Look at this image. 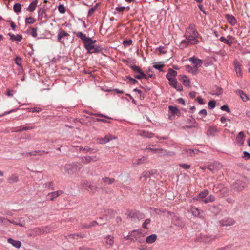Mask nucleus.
Segmentation results:
<instances>
[{"mask_svg": "<svg viewBox=\"0 0 250 250\" xmlns=\"http://www.w3.org/2000/svg\"><path fill=\"white\" fill-rule=\"evenodd\" d=\"M83 166L81 163L76 162L66 164L64 166L65 172L69 175L73 174L80 170Z\"/></svg>", "mask_w": 250, "mask_h": 250, "instance_id": "nucleus-2", "label": "nucleus"}, {"mask_svg": "<svg viewBox=\"0 0 250 250\" xmlns=\"http://www.w3.org/2000/svg\"><path fill=\"white\" fill-rule=\"evenodd\" d=\"M185 151L188 153L191 156H192V154H197L199 152V150L196 149H188Z\"/></svg>", "mask_w": 250, "mask_h": 250, "instance_id": "nucleus-46", "label": "nucleus"}, {"mask_svg": "<svg viewBox=\"0 0 250 250\" xmlns=\"http://www.w3.org/2000/svg\"><path fill=\"white\" fill-rule=\"evenodd\" d=\"M57 198L56 197V194L54 192H51L48 194L47 195V200L49 201H53L55 198Z\"/></svg>", "mask_w": 250, "mask_h": 250, "instance_id": "nucleus-48", "label": "nucleus"}, {"mask_svg": "<svg viewBox=\"0 0 250 250\" xmlns=\"http://www.w3.org/2000/svg\"><path fill=\"white\" fill-rule=\"evenodd\" d=\"M36 22V20L32 17H29L25 19V24H32Z\"/></svg>", "mask_w": 250, "mask_h": 250, "instance_id": "nucleus-42", "label": "nucleus"}, {"mask_svg": "<svg viewBox=\"0 0 250 250\" xmlns=\"http://www.w3.org/2000/svg\"><path fill=\"white\" fill-rule=\"evenodd\" d=\"M21 62V58L20 57L17 56L15 58V63L17 65L20 66L21 67V68H22Z\"/></svg>", "mask_w": 250, "mask_h": 250, "instance_id": "nucleus-52", "label": "nucleus"}, {"mask_svg": "<svg viewBox=\"0 0 250 250\" xmlns=\"http://www.w3.org/2000/svg\"><path fill=\"white\" fill-rule=\"evenodd\" d=\"M102 181L105 184H112L115 181L114 178H111L108 177H104L102 178Z\"/></svg>", "mask_w": 250, "mask_h": 250, "instance_id": "nucleus-29", "label": "nucleus"}, {"mask_svg": "<svg viewBox=\"0 0 250 250\" xmlns=\"http://www.w3.org/2000/svg\"><path fill=\"white\" fill-rule=\"evenodd\" d=\"M168 109L171 112V113L172 115H175L178 117L180 116V111L178 109L177 107L170 105L168 106Z\"/></svg>", "mask_w": 250, "mask_h": 250, "instance_id": "nucleus-17", "label": "nucleus"}, {"mask_svg": "<svg viewBox=\"0 0 250 250\" xmlns=\"http://www.w3.org/2000/svg\"><path fill=\"white\" fill-rule=\"evenodd\" d=\"M14 11L16 13H19L21 11V4L19 3H16L14 4L13 7Z\"/></svg>", "mask_w": 250, "mask_h": 250, "instance_id": "nucleus-39", "label": "nucleus"}, {"mask_svg": "<svg viewBox=\"0 0 250 250\" xmlns=\"http://www.w3.org/2000/svg\"><path fill=\"white\" fill-rule=\"evenodd\" d=\"M69 34L67 33L63 29H60L59 30L58 35H57V40L59 42H63V41H62V39L64 37L69 36Z\"/></svg>", "mask_w": 250, "mask_h": 250, "instance_id": "nucleus-14", "label": "nucleus"}, {"mask_svg": "<svg viewBox=\"0 0 250 250\" xmlns=\"http://www.w3.org/2000/svg\"><path fill=\"white\" fill-rule=\"evenodd\" d=\"M58 8L59 12L61 14H64L66 11L65 8L63 4H60L58 6Z\"/></svg>", "mask_w": 250, "mask_h": 250, "instance_id": "nucleus-53", "label": "nucleus"}, {"mask_svg": "<svg viewBox=\"0 0 250 250\" xmlns=\"http://www.w3.org/2000/svg\"><path fill=\"white\" fill-rule=\"evenodd\" d=\"M134 78L137 79H141L142 78H146V75L143 72L142 70L139 72V74L135 75Z\"/></svg>", "mask_w": 250, "mask_h": 250, "instance_id": "nucleus-45", "label": "nucleus"}, {"mask_svg": "<svg viewBox=\"0 0 250 250\" xmlns=\"http://www.w3.org/2000/svg\"><path fill=\"white\" fill-rule=\"evenodd\" d=\"M132 43V40H131V39H129V40H124L123 42V44L125 46H129Z\"/></svg>", "mask_w": 250, "mask_h": 250, "instance_id": "nucleus-59", "label": "nucleus"}, {"mask_svg": "<svg viewBox=\"0 0 250 250\" xmlns=\"http://www.w3.org/2000/svg\"><path fill=\"white\" fill-rule=\"evenodd\" d=\"M236 93L240 96L241 98L243 101L246 102L249 100L248 96L245 93H244L242 90L240 89L237 90L236 91Z\"/></svg>", "mask_w": 250, "mask_h": 250, "instance_id": "nucleus-27", "label": "nucleus"}, {"mask_svg": "<svg viewBox=\"0 0 250 250\" xmlns=\"http://www.w3.org/2000/svg\"><path fill=\"white\" fill-rule=\"evenodd\" d=\"M190 117L192 119L189 118L187 120V123L188 125L196 124V121H195V119L193 117V116L191 115Z\"/></svg>", "mask_w": 250, "mask_h": 250, "instance_id": "nucleus-54", "label": "nucleus"}, {"mask_svg": "<svg viewBox=\"0 0 250 250\" xmlns=\"http://www.w3.org/2000/svg\"><path fill=\"white\" fill-rule=\"evenodd\" d=\"M150 222V219H146L145 220V222L142 224V227L145 229H148L147 227V225L149 224Z\"/></svg>", "mask_w": 250, "mask_h": 250, "instance_id": "nucleus-60", "label": "nucleus"}, {"mask_svg": "<svg viewBox=\"0 0 250 250\" xmlns=\"http://www.w3.org/2000/svg\"><path fill=\"white\" fill-rule=\"evenodd\" d=\"M225 17L227 20L228 22L232 26H234L237 23L236 18L232 15L226 14Z\"/></svg>", "mask_w": 250, "mask_h": 250, "instance_id": "nucleus-12", "label": "nucleus"}, {"mask_svg": "<svg viewBox=\"0 0 250 250\" xmlns=\"http://www.w3.org/2000/svg\"><path fill=\"white\" fill-rule=\"evenodd\" d=\"M10 220L5 217L0 218V225H8Z\"/></svg>", "mask_w": 250, "mask_h": 250, "instance_id": "nucleus-50", "label": "nucleus"}, {"mask_svg": "<svg viewBox=\"0 0 250 250\" xmlns=\"http://www.w3.org/2000/svg\"><path fill=\"white\" fill-rule=\"evenodd\" d=\"M19 180V179L18 176L15 174H13L9 178L7 179V182L8 183L11 184L18 182Z\"/></svg>", "mask_w": 250, "mask_h": 250, "instance_id": "nucleus-22", "label": "nucleus"}, {"mask_svg": "<svg viewBox=\"0 0 250 250\" xmlns=\"http://www.w3.org/2000/svg\"><path fill=\"white\" fill-rule=\"evenodd\" d=\"M106 242L110 246H112L114 244V237L111 235H107L106 236Z\"/></svg>", "mask_w": 250, "mask_h": 250, "instance_id": "nucleus-41", "label": "nucleus"}, {"mask_svg": "<svg viewBox=\"0 0 250 250\" xmlns=\"http://www.w3.org/2000/svg\"><path fill=\"white\" fill-rule=\"evenodd\" d=\"M38 0H33L29 5V6L28 7V8H27V10L29 11V12H33L37 6V4H38Z\"/></svg>", "mask_w": 250, "mask_h": 250, "instance_id": "nucleus-26", "label": "nucleus"}, {"mask_svg": "<svg viewBox=\"0 0 250 250\" xmlns=\"http://www.w3.org/2000/svg\"><path fill=\"white\" fill-rule=\"evenodd\" d=\"M192 215L195 217H199L200 212V209L195 207H191L190 208Z\"/></svg>", "mask_w": 250, "mask_h": 250, "instance_id": "nucleus-31", "label": "nucleus"}, {"mask_svg": "<svg viewBox=\"0 0 250 250\" xmlns=\"http://www.w3.org/2000/svg\"><path fill=\"white\" fill-rule=\"evenodd\" d=\"M244 155L242 156V158L245 159V160H248L250 159V153L248 152L247 151H244L243 152Z\"/></svg>", "mask_w": 250, "mask_h": 250, "instance_id": "nucleus-63", "label": "nucleus"}, {"mask_svg": "<svg viewBox=\"0 0 250 250\" xmlns=\"http://www.w3.org/2000/svg\"><path fill=\"white\" fill-rule=\"evenodd\" d=\"M156 172V171L155 170L144 171L142 173V176L140 177V180L143 177L146 178H150L151 175H154Z\"/></svg>", "mask_w": 250, "mask_h": 250, "instance_id": "nucleus-23", "label": "nucleus"}, {"mask_svg": "<svg viewBox=\"0 0 250 250\" xmlns=\"http://www.w3.org/2000/svg\"><path fill=\"white\" fill-rule=\"evenodd\" d=\"M182 128L184 130H185L187 128H196V129H198L199 128V125L196 122V124L187 125L182 127Z\"/></svg>", "mask_w": 250, "mask_h": 250, "instance_id": "nucleus-38", "label": "nucleus"}, {"mask_svg": "<svg viewBox=\"0 0 250 250\" xmlns=\"http://www.w3.org/2000/svg\"><path fill=\"white\" fill-rule=\"evenodd\" d=\"M157 238V235L155 234H153L147 236L146 239V241L148 244H151L155 242Z\"/></svg>", "mask_w": 250, "mask_h": 250, "instance_id": "nucleus-25", "label": "nucleus"}, {"mask_svg": "<svg viewBox=\"0 0 250 250\" xmlns=\"http://www.w3.org/2000/svg\"><path fill=\"white\" fill-rule=\"evenodd\" d=\"M98 5V3H96L93 7L89 9L88 16H91L92 15V14L97 10Z\"/></svg>", "mask_w": 250, "mask_h": 250, "instance_id": "nucleus-40", "label": "nucleus"}, {"mask_svg": "<svg viewBox=\"0 0 250 250\" xmlns=\"http://www.w3.org/2000/svg\"><path fill=\"white\" fill-rule=\"evenodd\" d=\"M40 150H36L27 152L26 155L29 156H42V154L40 153Z\"/></svg>", "mask_w": 250, "mask_h": 250, "instance_id": "nucleus-47", "label": "nucleus"}, {"mask_svg": "<svg viewBox=\"0 0 250 250\" xmlns=\"http://www.w3.org/2000/svg\"><path fill=\"white\" fill-rule=\"evenodd\" d=\"M215 198L212 195H210L208 197L204 199H202L201 201L204 202L205 203L208 202H212L215 201Z\"/></svg>", "mask_w": 250, "mask_h": 250, "instance_id": "nucleus-34", "label": "nucleus"}, {"mask_svg": "<svg viewBox=\"0 0 250 250\" xmlns=\"http://www.w3.org/2000/svg\"><path fill=\"white\" fill-rule=\"evenodd\" d=\"M190 44H195L194 42L188 40V38H186V39L182 40L180 43V47L181 48H184L187 47L188 45Z\"/></svg>", "mask_w": 250, "mask_h": 250, "instance_id": "nucleus-15", "label": "nucleus"}, {"mask_svg": "<svg viewBox=\"0 0 250 250\" xmlns=\"http://www.w3.org/2000/svg\"><path fill=\"white\" fill-rule=\"evenodd\" d=\"M54 182H52V181H50V182H46L44 185V187L49 189V190H54Z\"/></svg>", "mask_w": 250, "mask_h": 250, "instance_id": "nucleus-33", "label": "nucleus"}, {"mask_svg": "<svg viewBox=\"0 0 250 250\" xmlns=\"http://www.w3.org/2000/svg\"><path fill=\"white\" fill-rule=\"evenodd\" d=\"M146 149L149 151H153L155 152H159L160 153H163L164 150L162 148H154L151 147H146Z\"/></svg>", "mask_w": 250, "mask_h": 250, "instance_id": "nucleus-51", "label": "nucleus"}, {"mask_svg": "<svg viewBox=\"0 0 250 250\" xmlns=\"http://www.w3.org/2000/svg\"><path fill=\"white\" fill-rule=\"evenodd\" d=\"M199 35L195 24H190L186 28L185 36L196 44L199 42L198 38Z\"/></svg>", "mask_w": 250, "mask_h": 250, "instance_id": "nucleus-1", "label": "nucleus"}, {"mask_svg": "<svg viewBox=\"0 0 250 250\" xmlns=\"http://www.w3.org/2000/svg\"><path fill=\"white\" fill-rule=\"evenodd\" d=\"M219 223L222 226H229L234 225L235 221L231 218L226 217L221 220Z\"/></svg>", "mask_w": 250, "mask_h": 250, "instance_id": "nucleus-9", "label": "nucleus"}, {"mask_svg": "<svg viewBox=\"0 0 250 250\" xmlns=\"http://www.w3.org/2000/svg\"><path fill=\"white\" fill-rule=\"evenodd\" d=\"M39 19L42 20L43 17H46V10L43 8H40L38 11Z\"/></svg>", "mask_w": 250, "mask_h": 250, "instance_id": "nucleus-32", "label": "nucleus"}, {"mask_svg": "<svg viewBox=\"0 0 250 250\" xmlns=\"http://www.w3.org/2000/svg\"><path fill=\"white\" fill-rule=\"evenodd\" d=\"M219 40L222 42H223L229 45V46H231V44H232V41H229V40H227L224 37H220L219 38Z\"/></svg>", "mask_w": 250, "mask_h": 250, "instance_id": "nucleus-44", "label": "nucleus"}, {"mask_svg": "<svg viewBox=\"0 0 250 250\" xmlns=\"http://www.w3.org/2000/svg\"><path fill=\"white\" fill-rule=\"evenodd\" d=\"M208 194V191L207 189H205L198 194V197L201 199V200L202 199H204V198L206 197Z\"/></svg>", "mask_w": 250, "mask_h": 250, "instance_id": "nucleus-43", "label": "nucleus"}, {"mask_svg": "<svg viewBox=\"0 0 250 250\" xmlns=\"http://www.w3.org/2000/svg\"><path fill=\"white\" fill-rule=\"evenodd\" d=\"M169 81V84L173 87H174V85H175V84H176L177 83L175 78L171 79V81Z\"/></svg>", "mask_w": 250, "mask_h": 250, "instance_id": "nucleus-61", "label": "nucleus"}, {"mask_svg": "<svg viewBox=\"0 0 250 250\" xmlns=\"http://www.w3.org/2000/svg\"><path fill=\"white\" fill-rule=\"evenodd\" d=\"M88 54H98L103 50V48L99 45L84 46Z\"/></svg>", "mask_w": 250, "mask_h": 250, "instance_id": "nucleus-5", "label": "nucleus"}, {"mask_svg": "<svg viewBox=\"0 0 250 250\" xmlns=\"http://www.w3.org/2000/svg\"><path fill=\"white\" fill-rule=\"evenodd\" d=\"M215 105H216V101L214 100H210L208 103V108L210 109L214 108L215 107Z\"/></svg>", "mask_w": 250, "mask_h": 250, "instance_id": "nucleus-49", "label": "nucleus"}, {"mask_svg": "<svg viewBox=\"0 0 250 250\" xmlns=\"http://www.w3.org/2000/svg\"><path fill=\"white\" fill-rule=\"evenodd\" d=\"M234 63L235 65V70L236 71L237 75L238 76H242V72L239 63H238L237 60L234 61Z\"/></svg>", "mask_w": 250, "mask_h": 250, "instance_id": "nucleus-24", "label": "nucleus"}, {"mask_svg": "<svg viewBox=\"0 0 250 250\" xmlns=\"http://www.w3.org/2000/svg\"><path fill=\"white\" fill-rule=\"evenodd\" d=\"M177 75V72L172 69V68H169L167 71V73L166 74V78L169 81H171V79H172V77H175Z\"/></svg>", "mask_w": 250, "mask_h": 250, "instance_id": "nucleus-16", "label": "nucleus"}, {"mask_svg": "<svg viewBox=\"0 0 250 250\" xmlns=\"http://www.w3.org/2000/svg\"><path fill=\"white\" fill-rule=\"evenodd\" d=\"M189 60L194 64L195 66L197 67L198 65H201L203 63V61L202 60L197 58L194 56L190 58Z\"/></svg>", "mask_w": 250, "mask_h": 250, "instance_id": "nucleus-20", "label": "nucleus"}, {"mask_svg": "<svg viewBox=\"0 0 250 250\" xmlns=\"http://www.w3.org/2000/svg\"><path fill=\"white\" fill-rule=\"evenodd\" d=\"M209 210L211 212L215 215H217L221 211V209L219 208V206L218 205H213L211 206Z\"/></svg>", "mask_w": 250, "mask_h": 250, "instance_id": "nucleus-28", "label": "nucleus"}, {"mask_svg": "<svg viewBox=\"0 0 250 250\" xmlns=\"http://www.w3.org/2000/svg\"><path fill=\"white\" fill-rule=\"evenodd\" d=\"M216 236H209L207 234H201L200 237L197 238L195 241L203 242L205 243H209L212 240H215Z\"/></svg>", "mask_w": 250, "mask_h": 250, "instance_id": "nucleus-7", "label": "nucleus"}, {"mask_svg": "<svg viewBox=\"0 0 250 250\" xmlns=\"http://www.w3.org/2000/svg\"><path fill=\"white\" fill-rule=\"evenodd\" d=\"M8 35L10 37V39L12 41H16L20 42L22 39V36L21 34H17L16 36H15L13 34L9 33Z\"/></svg>", "mask_w": 250, "mask_h": 250, "instance_id": "nucleus-19", "label": "nucleus"}, {"mask_svg": "<svg viewBox=\"0 0 250 250\" xmlns=\"http://www.w3.org/2000/svg\"><path fill=\"white\" fill-rule=\"evenodd\" d=\"M81 164H87L91 163L92 161L95 162L99 160V158L97 156H87L81 157Z\"/></svg>", "mask_w": 250, "mask_h": 250, "instance_id": "nucleus-8", "label": "nucleus"}, {"mask_svg": "<svg viewBox=\"0 0 250 250\" xmlns=\"http://www.w3.org/2000/svg\"><path fill=\"white\" fill-rule=\"evenodd\" d=\"M221 167V165L220 163L215 162L213 164L208 165L207 168L210 171L212 172L213 173H214L215 171H218Z\"/></svg>", "mask_w": 250, "mask_h": 250, "instance_id": "nucleus-11", "label": "nucleus"}, {"mask_svg": "<svg viewBox=\"0 0 250 250\" xmlns=\"http://www.w3.org/2000/svg\"><path fill=\"white\" fill-rule=\"evenodd\" d=\"M232 247V245H228L225 247L219 248L217 249V250H228L230 249Z\"/></svg>", "mask_w": 250, "mask_h": 250, "instance_id": "nucleus-64", "label": "nucleus"}, {"mask_svg": "<svg viewBox=\"0 0 250 250\" xmlns=\"http://www.w3.org/2000/svg\"><path fill=\"white\" fill-rule=\"evenodd\" d=\"M129 67L132 69L134 73H139V72L142 70L140 67L138 66L135 65H130Z\"/></svg>", "mask_w": 250, "mask_h": 250, "instance_id": "nucleus-35", "label": "nucleus"}, {"mask_svg": "<svg viewBox=\"0 0 250 250\" xmlns=\"http://www.w3.org/2000/svg\"><path fill=\"white\" fill-rule=\"evenodd\" d=\"M154 135V134L151 132H144L143 133V136L148 138H152Z\"/></svg>", "mask_w": 250, "mask_h": 250, "instance_id": "nucleus-57", "label": "nucleus"}, {"mask_svg": "<svg viewBox=\"0 0 250 250\" xmlns=\"http://www.w3.org/2000/svg\"><path fill=\"white\" fill-rule=\"evenodd\" d=\"M164 66V64L163 62H159L158 63H156V64H154L153 65V67L156 69L160 71H163V70L162 69V68Z\"/></svg>", "mask_w": 250, "mask_h": 250, "instance_id": "nucleus-36", "label": "nucleus"}, {"mask_svg": "<svg viewBox=\"0 0 250 250\" xmlns=\"http://www.w3.org/2000/svg\"><path fill=\"white\" fill-rule=\"evenodd\" d=\"M167 214L172 217V223L177 227L182 228L185 226L184 223L181 220V219L176 215L174 213L170 211H167Z\"/></svg>", "mask_w": 250, "mask_h": 250, "instance_id": "nucleus-4", "label": "nucleus"}, {"mask_svg": "<svg viewBox=\"0 0 250 250\" xmlns=\"http://www.w3.org/2000/svg\"><path fill=\"white\" fill-rule=\"evenodd\" d=\"M245 135L243 132L241 131L236 138V141L240 145H243L244 142Z\"/></svg>", "mask_w": 250, "mask_h": 250, "instance_id": "nucleus-18", "label": "nucleus"}, {"mask_svg": "<svg viewBox=\"0 0 250 250\" xmlns=\"http://www.w3.org/2000/svg\"><path fill=\"white\" fill-rule=\"evenodd\" d=\"M83 186L85 189L92 193H95L98 189L97 185L94 184L93 183L88 181H85L84 182Z\"/></svg>", "mask_w": 250, "mask_h": 250, "instance_id": "nucleus-6", "label": "nucleus"}, {"mask_svg": "<svg viewBox=\"0 0 250 250\" xmlns=\"http://www.w3.org/2000/svg\"><path fill=\"white\" fill-rule=\"evenodd\" d=\"M220 109L222 111H225L228 113L230 112V109L227 105H223L221 106Z\"/></svg>", "mask_w": 250, "mask_h": 250, "instance_id": "nucleus-58", "label": "nucleus"}, {"mask_svg": "<svg viewBox=\"0 0 250 250\" xmlns=\"http://www.w3.org/2000/svg\"><path fill=\"white\" fill-rule=\"evenodd\" d=\"M8 242L12 244L15 247L18 249L20 248L21 245V241L15 240L12 238H9L8 239Z\"/></svg>", "mask_w": 250, "mask_h": 250, "instance_id": "nucleus-21", "label": "nucleus"}, {"mask_svg": "<svg viewBox=\"0 0 250 250\" xmlns=\"http://www.w3.org/2000/svg\"><path fill=\"white\" fill-rule=\"evenodd\" d=\"M214 88H215V89L214 90V92L215 93H211L212 95H215L216 96H219L222 95L223 90L222 88L216 85L214 86Z\"/></svg>", "mask_w": 250, "mask_h": 250, "instance_id": "nucleus-37", "label": "nucleus"}, {"mask_svg": "<svg viewBox=\"0 0 250 250\" xmlns=\"http://www.w3.org/2000/svg\"><path fill=\"white\" fill-rule=\"evenodd\" d=\"M115 138L112 137V136L110 134L106 135L103 138H98L97 140L99 143L102 144H105L108 142H109L110 140H112L113 139H115Z\"/></svg>", "mask_w": 250, "mask_h": 250, "instance_id": "nucleus-13", "label": "nucleus"}, {"mask_svg": "<svg viewBox=\"0 0 250 250\" xmlns=\"http://www.w3.org/2000/svg\"><path fill=\"white\" fill-rule=\"evenodd\" d=\"M77 37L80 38L83 43L84 46L95 45L96 40H92L91 38L86 37V35L81 32L75 33Z\"/></svg>", "mask_w": 250, "mask_h": 250, "instance_id": "nucleus-3", "label": "nucleus"}, {"mask_svg": "<svg viewBox=\"0 0 250 250\" xmlns=\"http://www.w3.org/2000/svg\"><path fill=\"white\" fill-rule=\"evenodd\" d=\"M137 230H132L130 233L129 235H128L124 237V239L125 240H130L131 241L135 242L136 240H137V238H133L132 237L133 236V234H135Z\"/></svg>", "mask_w": 250, "mask_h": 250, "instance_id": "nucleus-30", "label": "nucleus"}, {"mask_svg": "<svg viewBox=\"0 0 250 250\" xmlns=\"http://www.w3.org/2000/svg\"><path fill=\"white\" fill-rule=\"evenodd\" d=\"M83 150L84 153H87L89 152L90 154H92L94 152L93 151L94 149L90 148L88 146H86L85 147H84Z\"/></svg>", "mask_w": 250, "mask_h": 250, "instance_id": "nucleus-56", "label": "nucleus"}, {"mask_svg": "<svg viewBox=\"0 0 250 250\" xmlns=\"http://www.w3.org/2000/svg\"><path fill=\"white\" fill-rule=\"evenodd\" d=\"M129 80L130 81H131V83L133 84H135L136 83H138V81L137 80H136L134 78H132L131 77L129 76H127L125 77V80Z\"/></svg>", "mask_w": 250, "mask_h": 250, "instance_id": "nucleus-55", "label": "nucleus"}, {"mask_svg": "<svg viewBox=\"0 0 250 250\" xmlns=\"http://www.w3.org/2000/svg\"><path fill=\"white\" fill-rule=\"evenodd\" d=\"M178 79L186 87L190 86V80L186 75H180L178 76Z\"/></svg>", "mask_w": 250, "mask_h": 250, "instance_id": "nucleus-10", "label": "nucleus"}, {"mask_svg": "<svg viewBox=\"0 0 250 250\" xmlns=\"http://www.w3.org/2000/svg\"><path fill=\"white\" fill-rule=\"evenodd\" d=\"M191 71L192 73L195 75H197L199 73V70L197 68V66H194L193 67L191 68L190 72Z\"/></svg>", "mask_w": 250, "mask_h": 250, "instance_id": "nucleus-62", "label": "nucleus"}]
</instances>
